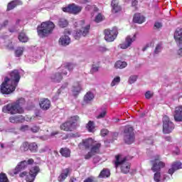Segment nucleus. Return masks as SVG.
<instances>
[{
    "instance_id": "nucleus-33",
    "label": "nucleus",
    "mask_w": 182,
    "mask_h": 182,
    "mask_svg": "<svg viewBox=\"0 0 182 182\" xmlns=\"http://www.w3.org/2000/svg\"><path fill=\"white\" fill-rule=\"evenodd\" d=\"M60 153L63 157H70V150L67 148H62Z\"/></svg>"
},
{
    "instance_id": "nucleus-11",
    "label": "nucleus",
    "mask_w": 182,
    "mask_h": 182,
    "mask_svg": "<svg viewBox=\"0 0 182 182\" xmlns=\"http://www.w3.org/2000/svg\"><path fill=\"white\" fill-rule=\"evenodd\" d=\"M26 167H28V162L26 161H22L17 164L14 170L10 171L9 174H10V176L18 174L21 173V171H22V170H25Z\"/></svg>"
},
{
    "instance_id": "nucleus-2",
    "label": "nucleus",
    "mask_w": 182,
    "mask_h": 182,
    "mask_svg": "<svg viewBox=\"0 0 182 182\" xmlns=\"http://www.w3.org/2000/svg\"><path fill=\"white\" fill-rule=\"evenodd\" d=\"M23 105H25V99L20 98L15 102L4 106L2 109V112H4V113H9V114H18V113L21 114L23 113Z\"/></svg>"
},
{
    "instance_id": "nucleus-14",
    "label": "nucleus",
    "mask_w": 182,
    "mask_h": 182,
    "mask_svg": "<svg viewBox=\"0 0 182 182\" xmlns=\"http://www.w3.org/2000/svg\"><path fill=\"white\" fill-rule=\"evenodd\" d=\"M173 119L175 122H182V106H178L175 108L173 112Z\"/></svg>"
},
{
    "instance_id": "nucleus-49",
    "label": "nucleus",
    "mask_w": 182,
    "mask_h": 182,
    "mask_svg": "<svg viewBox=\"0 0 182 182\" xmlns=\"http://www.w3.org/2000/svg\"><path fill=\"white\" fill-rule=\"evenodd\" d=\"M108 134L109 130H107V129H102L101 130V136H102V137H105V136H107Z\"/></svg>"
},
{
    "instance_id": "nucleus-43",
    "label": "nucleus",
    "mask_w": 182,
    "mask_h": 182,
    "mask_svg": "<svg viewBox=\"0 0 182 182\" xmlns=\"http://www.w3.org/2000/svg\"><path fill=\"white\" fill-rule=\"evenodd\" d=\"M122 8L119 6H112V14H117V12H120Z\"/></svg>"
},
{
    "instance_id": "nucleus-35",
    "label": "nucleus",
    "mask_w": 182,
    "mask_h": 182,
    "mask_svg": "<svg viewBox=\"0 0 182 182\" xmlns=\"http://www.w3.org/2000/svg\"><path fill=\"white\" fill-rule=\"evenodd\" d=\"M58 25L60 28H66L68 25V20L65 18H60L58 21Z\"/></svg>"
},
{
    "instance_id": "nucleus-24",
    "label": "nucleus",
    "mask_w": 182,
    "mask_h": 182,
    "mask_svg": "<svg viewBox=\"0 0 182 182\" xmlns=\"http://www.w3.org/2000/svg\"><path fill=\"white\" fill-rule=\"evenodd\" d=\"M82 91V85L80 82H75L73 86V92L74 96H77Z\"/></svg>"
},
{
    "instance_id": "nucleus-29",
    "label": "nucleus",
    "mask_w": 182,
    "mask_h": 182,
    "mask_svg": "<svg viewBox=\"0 0 182 182\" xmlns=\"http://www.w3.org/2000/svg\"><path fill=\"white\" fill-rule=\"evenodd\" d=\"M99 178H106L110 177V170L108 168H104L98 176Z\"/></svg>"
},
{
    "instance_id": "nucleus-22",
    "label": "nucleus",
    "mask_w": 182,
    "mask_h": 182,
    "mask_svg": "<svg viewBox=\"0 0 182 182\" xmlns=\"http://www.w3.org/2000/svg\"><path fill=\"white\" fill-rule=\"evenodd\" d=\"M70 43V38L68 36H63L60 39H59V44L61 45L62 46H68Z\"/></svg>"
},
{
    "instance_id": "nucleus-32",
    "label": "nucleus",
    "mask_w": 182,
    "mask_h": 182,
    "mask_svg": "<svg viewBox=\"0 0 182 182\" xmlns=\"http://www.w3.org/2000/svg\"><path fill=\"white\" fill-rule=\"evenodd\" d=\"M76 65L72 63H65L63 65V68L65 69H68L69 72H72L73 69H75Z\"/></svg>"
},
{
    "instance_id": "nucleus-39",
    "label": "nucleus",
    "mask_w": 182,
    "mask_h": 182,
    "mask_svg": "<svg viewBox=\"0 0 182 182\" xmlns=\"http://www.w3.org/2000/svg\"><path fill=\"white\" fill-rule=\"evenodd\" d=\"M119 83H120V77H116L112 81L111 86L113 87V86H116V85H119Z\"/></svg>"
},
{
    "instance_id": "nucleus-63",
    "label": "nucleus",
    "mask_w": 182,
    "mask_h": 182,
    "mask_svg": "<svg viewBox=\"0 0 182 182\" xmlns=\"http://www.w3.org/2000/svg\"><path fill=\"white\" fill-rule=\"evenodd\" d=\"M9 31L11 33H14V32H16V28L14 26V27H10L9 28Z\"/></svg>"
},
{
    "instance_id": "nucleus-28",
    "label": "nucleus",
    "mask_w": 182,
    "mask_h": 182,
    "mask_svg": "<svg viewBox=\"0 0 182 182\" xmlns=\"http://www.w3.org/2000/svg\"><path fill=\"white\" fill-rule=\"evenodd\" d=\"M18 39L20 42H22L23 43H26L29 41V38L26 36V33L25 32L21 31L18 33Z\"/></svg>"
},
{
    "instance_id": "nucleus-48",
    "label": "nucleus",
    "mask_w": 182,
    "mask_h": 182,
    "mask_svg": "<svg viewBox=\"0 0 182 182\" xmlns=\"http://www.w3.org/2000/svg\"><path fill=\"white\" fill-rule=\"evenodd\" d=\"M34 117L35 119H37V120H41V119H42V114L41 112L38 111L36 112Z\"/></svg>"
},
{
    "instance_id": "nucleus-12",
    "label": "nucleus",
    "mask_w": 182,
    "mask_h": 182,
    "mask_svg": "<svg viewBox=\"0 0 182 182\" xmlns=\"http://www.w3.org/2000/svg\"><path fill=\"white\" fill-rule=\"evenodd\" d=\"M94 141L95 140H93L92 138L82 139V142L79 144L78 146L80 149H85V150H87L91 149Z\"/></svg>"
},
{
    "instance_id": "nucleus-60",
    "label": "nucleus",
    "mask_w": 182,
    "mask_h": 182,
    "mask_svg": "<svg viewBox=\"0 0 182 182\" xmlns=\"http://www.w3.org/2000/svg\"><path fill=\"white\" fill-rule=\"evenodd\" d=\"M99 50L100 52H107L109 49L106 48L105 47H100Z\"/></svg>"
},
{
    "instance_id": "nucleus-1",
    "label": "nucleus",
    "mask_w": 182,
    "mask_h": 182,
    "mask_svg": "<svg viewBox=\"0 0 182 182\" xmlns=\"http://www.w3.org/2000/svg\"><path fill=\"white\" fill-rule=\"evenodd\" d=\"M19 80H21L19 71H18V70L11 71L9 77L4 78V80L1 85V93H2V95H11V93L15 92V89H16Z\"/></svg>"
},
{
    "instance_id": "nucleus-17",
    "label": "nucleus",
    "mask_w": 182,
    "mask_h": 182,
    "mask_svg": "<svg viewBox=\"0 0 182 182\" xmlns=\"http://www.w3.org/2000/svg\"><path fill=\"white\" fill-rule=\"evenodd\" d=\"M181 166H182V164L180 161L173 162L171 165V168H169L168 171V174H171V176H173L175 171H177V170H180V168H181Z\"/></svg>"
},
{
    "instance_id": "nucleus-7",
    "label": "nucleus",
    "mask_w": 182,
    "mask_h": 182,
    "mask_svg": "<svg viewBox=\"0 0 182 182\" xmlns=\"http://www.w3.org/2000/svg\"><path fill=\"white\" fill-rule=\"evenodd\" d=\"M105 39L107 42H113L116 38H117V35H119V31L117 27L112 28V30L107 28L104 31Z\"/></svg>"
},
{
    "instance_id": "nucleus-57",
    "label": "nucleus",
    "mask_w": 182,
    "mask_h": 182,
    "mask_svg": "<svg viewBox=\"0 0 182 182\" xmlns=\"http://www.w3.org/2000/svg\"><path fill=\"white\" fill-rule=\"evenodd\" d=\"M9 23V21L8 20H5L1 25L2 26V28H6V26H8Z\"/></svg>"
},
{
    "instance_id": "nucleus-27",
    "label": "nucleus",
    "mask_w": 182,
    "mask_h": 182,
    "mask_svg": "<svg viewBox=\"0 0 182 182\" xmlns=\"http://www.w3.org/2000/svg\"><path fill=\"white\" fill-rule=\"evenodd\" d=\"M160 160V156H157V158L155 159V162L153 164V166L151 167L152 171L154 173H160L161 168L158 165L157 161Z\"/></svg>"
},
{
    "instance_id": "nucleus-40",
    "label": "nucleus",
    "mask_w": 182,
    "mask_h": 182,
    "mask_svg": "<svg viewBox=\"0 0 182 182\" xmlns=\"http://www.w3.org/2000/svg\"><path fill=\"white\" fill-rule=\"evenodd\" d=\"M93 156H95L93 152L88 151L87 154L84 155L85 160H90L93 157Z\"/></svg>"
},
{
    "instance_id": "nucleus-41",
    "label": "nucleus",
    "mask_w": 182,
    "mask_h": 182,
    "mask_svg": "<svg viewBox=\"0 0 182 182\" xmlns=\"http://www.w3.org/2000/svg\"><path fill=\"white\" fill-rule=\"evenodd\" d=\"M137 80V75H131L129 78L128 82L129 85H132Z\"/></svg>"
},
{
    "instance_id": "nucleus-25",
    "label": "nucleus",
    "mask_w": 182,
    "mask_h": 182,
    "mask_svg": "<svg viewBox=\"0 0 182 182\" xmlns=\"http://www.w3.org/2000/svg\"><path fill=\"white\" fill-rule=\"evenodd\" d=\"M50 79L54 83H59L63 79L60 73H56L50 76Z\"/></svg>"
},
{
    "instance_id": "nucleus-52",
    "label": "nucleus",
    "mask_w": 182,
    "mask_h": 182,
    "mask_svg": "<svg viewBox=\"0 0 182 182\" xmlns=\"http://www.w3.org/2000/svg\"><path fill=\"white\" fill-rule=\"evenodd\" d=\"M106 116V111L101 112L98 116L97 119H103Z\"/></svg>"
},
{
    "instance_id": "nucleus-16",
    "label": "nucleus",
    "mask_w": 182,
    "mask_h": 182,
    "mask_svg": "<svg viewBox=\"0 0 182 182\" xmlns=\"http://www.w3.org/2000/svg\"><path fill=\"white\" fill-rule=\"evenodd\" d=\"M72 171V169L70 168H67L62 170L61 173L58 178V181L59 182H63L66 178H68V176H69V173Z\"/></svg>"
},
{
    "instance_id": "nucleus-31",
    "label": "nucleus",
    "mask_w": 182,
    "mask_h": 182,
    "mask_svg": "<svg viewBox=\"0 0 182 182\" xmlns=\"http://www.w3.org/2000/svg\"><path fill=\"white\" fill-rule=\"evenodd\" d=\"M126 66H127V63L120 60L117 61L114 65V68H116V69H124Z\"/></svg>"
},
{
    "instance_id": "nucleus-9",
    "label": "nucleus",
    "mask_w": 182,
    "mask_h": 182,
    "mask_svg": "<svg viewBox=\"0 0 182 182\" xmlns=\"http://www.w3.org/2000/svg\"><path fill=\"white\" fill-rule=\"evenodd\" d=\"M83 7L75 4H69L67 7H63V12H68L73 15H79L82 12Z\"/></svg>"
},
{
    "instance_id": "nucleus-36",
    "label": "nucleus",
    "mask_w": 182,
    "mask_h": 182,
    "mask_svg": "<svg viewBox=\"0 0 182 182\" xmlns=\"http://www.w3.org/2000/svg\"><path fill=\"white\" fill-rule=\"evenodd\" d=\"M23 48L22 47H18L15 51V55L16 58H20V56H22L23 55Z\"/></svg>"
},
{
    "instance_id": "nucleus-54",
    "label": "nucleus",
    "mask_w": 182,
    "mask_h": 182,
    "mask_svg": "<svg viewBox=\"0 0 182 182\" xmlns=\"http://www.w3.org/2000/svg\"><path fill=\"white\" fill-rule=\"evenodd\" d=\"M26 176H28L27 171H23L19 173V177H21V178H23V177H26Z\"/></svg>"
},
{
    "instance_id": "nucleus-8",
    "label": "nucleus",
    "mask_w": 182,
    "mask_h": 182,
    "mask_svg": "<svg viewBox=\"0 0 182 182\" xmlns=\"http://www.w3.org/2000/svg\"><path fill=\"white\" fill-rule=\"evenodd\" d=\"M174 130V124L170 121V118L167 115L163 117V133L168 134Z\"/></svg>"
},
{
    "instance_id": "nucleus-4",
    "label": "nucleus",
    "mask_w": 182,
    "mask_h": 182,
    "mask_svg": "<svg viewBox=\"0 0 182 182\" xmlns=\"http://www.w3.org/2000/svg\"><path fill=\"white\" fill-rule=\"evenodd\" d=\"M126 161H127V158L121 154L115 156V161H113L115 168L121 166V171L124 174H127L130 171V164Z\"/></svg>"
},
{
    "instance_id": "nucleus-3",
    "label": "nucleus",
    "mask_w": 182,
    "mask_h": 182,
    "mask_svg": "<svg viewBox=\"0 0 182 182\" xmlns=\"http://www.w3.org/2000/svg\"><path fill=\"white\" fill-rule=\"evenodd\" d=\"M55 28V24L52 21L43 22L41 26H38L37 31L40 38H46L48 35L52 33Z\"/></svg>"
},
{
    "instance_id": "nucleus-56",
    "label": "nucleus",
    "mask_w": 182,
    "mask_h": 182,
    "mask_svg": "<svg viewBox=\"0 0 182 182\" xmlns=\"http://www.w3.org/2000/svg\"><path fill=\"white\" fill-rule=\"evenodd\" d=\"M84 182H95V178L93 177H89V178H87Z\"/></svg>"
},
{
    "instance_id": "nucleus-6",
    "label": "nucleus",
    "mask_w": 182,
    "mask_h": 182,
    "mask_svg": "<svg viewBox=\"0 0 182 182\" xmlns=\"http://www.w3.org/2000/svg\"><path fill=\"white\" fill-rule=\"evenodd\" d=\"M124 140L127 144H132L134 141V132L133 127H125L124 129Z\"/></svg>"
},
{
    "instance_id": "nucleus-51",
    "label": "nucleus",
    "mask_w": 182,
    "mask_h": 182,
    "mask_svg": "<svg viewBox=\"0 0 182 182\" xmlns=\"http://www.w3.org/2000/svg\"><path fill=\"white\" fill-rule=\"evenodd\" d=\"M98 71H99V67H97V66L93 65H92V69H91L92 73H95L98 72Z\"/></svg>"
},
{
    "instance_id": "nucleus-46",
    "label": "nucleus",
    "mask_w": 182,
    "mask_h": 182,
    "mask_svg": "<svg viewBox=\"0 0 182 182\" xmlns=\"http://www.w3.org/2000/svg\"><path fill=\"white\" fill-rule=\"evenodd\" d=\"M31 128L28 125H22L20 128V130L21 132H28V130H30Z\"/></svg>"
},
{
    "instance_id": "nucleus-13",
    "label": "nucleus",
    "mask_w": 182,
    "mask_h": 182,
    "mask_svg": "<svg viewBox=\"0 0 182 182\" xmlns=\"http://www.w3.org/2000/svg\"><path fill=\"white\" fill-rule=\"evenodd\" d=\"M136 41V34L133 36V37L128 36L125 39V43L120 44L119 46L121 49H127L129 46H132V43Z\"/></svg>"
},
{
    "instance_id": "nucleus-21",
    "label": "nucleus",
    "mask_w": 182,
    "mask_h": 182,
    "mask_svg": "<svg viewBox=\"0 0 182 182\" xmlns=\"http://www.w3.org/2000/svg\"><path fill=\"white\" fill-rule=\"evenodd\" d=\"M40 107L43 109V110H48L50 107V100L46 98H43L41 100Z\"/></svg>"
},
{
    "instance_id": "nucleus-20",
    "label": "nucleus",
    "mask_w": 182,
    "mask_h": 182,
    "mask_svg": "<svg viewBox=\"0 0 182 182\" xmlns=\"http://www.w3.org/2000/svg\"><path fill=\"white\" fill-rule=\"evenodd\" d=\"M10 123H14V124H18V123H23L25 122V117L22 115H16L14 117H11L9 119Z\"/></svg>"
},
{
    "instance_id": "nucleus-53",
    "label": "nucleus",
    "mask_w": 182,
    "mask_h": 182,
    "mask_svg": "<svg viewBox=\"0 0 182 182\" xmlns=\"http://www.w3.org/2000/svg\"><path fill=\"white\" fill-rule=\"evenodd\" d=\"M151 96H153V95H151V92L150 91H148L145 93L146 99H151Z\"/></svg>"
},
{
    "instance_id": "nucleus-45",
    "label": "nucleus",
    "mask_w": 182,
    "mask_h": 182,
    "mask_svg": "<svg viewBox=\"0 0 182 182\" xmlns=\"http://www.w3.org/2000/svg\"><path fill=\"white\" fill-rule=\"evenodd\" d=\"M102 21H103V16L101 14H99L95 17V22H97V23H99V22H102Z\"/></svg>"
},
{
    "instance_id": "nucleus-37",
    "label": "nucleus",
    "mask_w": 182,
    "mask_h": 182,
    "mask_svg": "<svg viewBox=\"0 0 182 182\" xmlns=\"http://www.w3.org/2000/svg\"><path fill=\"white\" fill-rule=\"evenodd\" d=\"M29 150L33 153H36V151H38V144H36L35 142L31 143Z\"/></svg>"
},
{
    "instance_id": "nucleus-50",
    "label": "nucleus",
    "mask_w": 182,
    "mask_h": 182,
    "mask_svg": "<svg viewBox=\"0 0 182 182\" xmlns=\"http://www.w3.org/2000/svg\"><path fill=\"white\" fill-rule=\"evenodd\" d=\"M161 52V45L158 44L155 48L154 53H160Z\"/></svg>"
},
{
    "instance_id": "nucleus-64",
    "label": "nucleus",
    "mask_w": 182,
    "mask_h": 182,
    "mask_svg": "<svg viewBox=\"0 0 182 182\" xmlns=\"http://www.w3.org/2000/svg\"><path fill=\"white\" fill-rule=\"evenodd\" d=\"M154 27L156 28L157 29H159V28H161V24L159 22L155 23Z\"/></svg>"
},
{
    "instance_id": "nucleus-18",
    "label": "nucleus",
    "mask_w": 182,
    "mask_h": 182,
    "mask_svg": "<svg viewBox=\"0 0 182 182\" xmlns=\"http://www.w3.org/2000/svg\"><path fill=\"white\" fill-rule=\"evenodd\" d=\"M90 29V26H87L85 28H82L79 32L76 33L75 36V39H79L80 36H86L89 33V30Z\"/></svg>"
},
{
    "instance_id": "nucleus-55",
    "label": "nucleus",
    "mask_w": 182,
    "mask_h": 182,
    "mask_svg": "<svg viewBox=\"0 0 182 182\" xmlns=\"http://www.w3.org/2000/svg\"><path fill=\"white\" fill-rule=\"evenodd\" d=\"M173 154H176V156H178V154H180V149H178V147H176L175 150L173 151Z\"/></svg>"
},
{
    "instance_id": "nucleus-42",
    "label": "nucleus",
    "mask_w": 182,
    "mask_h": 182,
    "mask_svg": "<svg viewBox=\"0 0 182 182\" xmlns=\"http://www.w3.org/2000/svg\"><path fill=\"white\" fill-rule=\"evenodd\" d=\"M30 144L28 141L23 143L21 149L23 151H28L29 150Z\"/></svg>"
},
{
    "instance_id": "nucleus-30",
    "label": "nucleus",
    "mask_w": 182,
    "mask_h": 182,
    "mask_svg": "<svg viewBox=\"0 0 182 182\" xmlns=\"http://www.w3.org/2000/svg\"><path fill=\"white\" fill-rule=\"evenodd\" d=\"M94 98L95 95H93V93H92L91 92H88L84 96V102L85 103H89L90 102H92Z\"/></svg>"
},
{
    "instance_id": "nucleus-5",
    "label": "nucleus",
    "mask_w": 182,
    "mask_h": 182,
    "mask_svg": "<svg viewBox=\"0 0 182 182\" xmlns=\"http://www.w3.org/2000/svg\"><path fill=\"white\" fill-rule=\"evenodd\" d=\"M77 122H79V116L71 117L70 119L60 125V129L64 132H73L77 127Z\"/></svg>"
},
{
    "instance_id": "nucleus-19",
    "label": "nucleus",
    "mask_w": 182,
    "mask_h": 182,
    "mask_svg": "<svg viewBox=\"0 0 182 182\" xmlns=\"http://www.w3.org/2000/svg\"><path fill=\"white\" fill-rule=\"evenodd\" d=\"M100 147H102V144L96 141H94L90 148V151L93 153L95 155L99 154L100 153Z\"/></svg>"
},
{
    "instance_id": "nucleus-59",
    "label": "nucleus",
    "mask_w": 182,
    "mask_h": 182,
    "mask_svg": "<svg viewBox=\"0 0 182 182\" xmlns=\"http://www.w3.org/2000/svg\"><path fill=\"white\" fill-rule=\"evenodd\" d=\"M69 86V83L64 82V84L61 86V88L59 90H63V89H66Z\"/></svg>"
},
{
    "instance_id": "nucleus-47",
    "label": "nucleus",
    "mask_w": 182,
    "mask_h": 182,
    "mask_svg": "<svg viewBox=\"0 0 182 182\" xmlns=\"http://www.w3.org/2000/svg\"><path fill=\"white\" fill-rule=\"evenodd\" d=\"M93 8H96L95 5H87L85 8V11H90L93 9Z\"/></svg>"
},
{
    "instance_id": "nucleus-26",
    "label": "nucleus",
    "mask_w": 182,
    "mask_h": 182,
    "mask_svg": "<svg viewBox=\"0 0 182 182\" xmlns=\"http://www.w3.org/2000/svg\"><path fill=\"white\" fill-rule=\"evenodd\" d=\"M133 22L134 23H143L144 22V16L140 14H135L133 17Z\"/></svg>"
},
{
    "instance_id": "nucleus-15",
    "label": "nucleus",
    "mask_w": 182,
    "mask_h": 182,
    "mask_svg": "<svg viewBox=\"0 0 182 182\" xmlns=\"http://www.w3.org/2000/svg\"><path fill=\"white\" fill-rule=\"evenodd\" d=\"M72 171V169L70 168H67L62 170L61 173L58 178V181L59 182H63L66 178H68V176H69V173Z\"/></svg>"
},
{
    "instance_id": "nucleus-23",
    "label": "nucleus",
    "mask_w": 182,
    "mask_h": 182,
    "mask_svg": "<svg viewBox=\"0 0 182 182\" xmlns=\"http://www.w3.org/2000/svg\"><path fill=\"white\" fill-rule=\"evenodd\" d=\"M18 5H22V1L19 0H14L11 1L7 5V11H12V9L16 8Z\"/></svg>"
},
{
    "instance_id": "nucleus-38",
    "label": "nucleus",
    "mask_w": 182,
    "mask_h": 182,
    "mask_svg": "<svg viewBox=\"0 0 182 182\" xmlns=\"http://www.w3.org/2000/svg\"><path fill=\"white\" fill-rule=\"evenodd\" d=\"M0 182H9L8 179V176H6V173H0Z\"/></svg>"
},
{
    "instance_id": "nucleus-44",
    "label": "nucleus",
    "mask_w": 182,
    "mask_h": 182,
    "mask_svg": "<svg viewBox=\"0 0 182 182\" xmlns=\"http://www.w3.org/2000/svg\"><path fill=\"white\" fill-rule=\"evenodd\" d=\"M30 130L33 132V133H38V132H39V130H41V127H39V126H33L31 128H30Z\"/></svg>"
},
{
    "instance_id": "nucleus-58",
    "label": "nucleus",
    "mask_w": 182,
    "mask_h": 182,
    "mask_svg": "<svg viewBox=\"0 0 182 182\" xmlns=\"http://www.w3.org/2000/svg\"><path fill=\"white\" fill-rule=\"evenodd\" d=\"M112 6H119V3L117 2V0H112L111 2Z\"/></svg>"
},
{
    "instance_id": "nucleus-62",
    "label": "nucleus",
    "mask_w": 182,
    "mask_h": 182,
    "mask_svg": "<svg viewBox=\"0 0 182 182\" xmlns=\"http://www.w3.org/2000/svg\"><path fill=\"white\" fill-rule=\"evenodd\" d=\"M158 165H159V166L161 168H163V167H165L166 164H164V162H163V161H159V162L158 163Z\"/></svg>"
},
{
    "instance_id": "nucleus-10",
    "label": "nucleus",
    "mask_w": 182,
    "mask_h": 182,
    "mask_svg": "<svg viewBox=\"0 0 182 182\" xmlns=\"http://www.w3.org/2000/svg\"><path fill=\"white\" fill-rule=\"evenodd\" d=\"M41 171V168H39V166H33L32 167L28 174L26 176V182H34L35 178H36V176H38V173Z\"/></svg>"
},
{
    "instance_id": "nucleus-34",
    "label": "nucleus",
    "mask_w": 182,
    "mask_h": 182,
    "mask_svg": "<svg viewBox=\"0 0 182 182\" xmlns=\"http://www.w3.org/2000/svg\"><path fill=\"white\" fill-rule=\"evenodd\" d=\"M88 132H95V122H92V121H89V122L87 123V126H86Z\"/></svg>"
},
{
    "instance_id": "nucleus-61",
    "label": "nucleus",
    "mask_w": 182,
    "mask_h": 182,
    "mask_svg": "<svg viewBox=\"0 0 182 182\" xmlns=\"http://www.w3.org/2000/svg\"><path fill=\"white\" fill-rule=\"evenodd\" d=\"M89 2H90V0H80V4H82V5L89 4Z\"/></svg>"
}]
</instances>
